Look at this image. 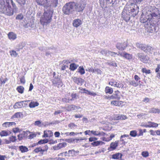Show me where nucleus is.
<instances>
[{
    "label": "nucleus",
    "mask_w": 160,
    "mask_h": 160,
    "mask_svg": "<svg viewBox=\"0 0 160 160\" xmlns=\"http://www.w3.org/2000/svg\"><path fill=\"white\" fill-rule=\"evenodd\" d=\"M37 4L44 8V12L40 19L43 25H47L51 21L53 12L52 8L56 7L58 3V0H35Z\"/></svg>",
    "instance_id": "nucleus-1"
},
{
    "label": "nucleus",
    "mask_w": 160,
    "mask_h": 160,
    "mask_svg": "<svg viewBox=\"0 0 160 160\" xmlns=\"http://www.w3.org/2000/svg\"><path fill=\"white\" fill-rule=\"evenodd\" d=\"M0 12L8 16L13 14V11L12 10L11 6L6 3L5 0H0Z\"/></svg>",
    "instance_id": "nucleus-2"
},
{
    "label": "nucleus",
    "mask_w": 160,
    "mask_h": 160,
    "mask_svg": "<svg viewBox=\"0 0 160 160\" xmlns=\"http://www.w3.org/2000/svg\"><path fill=\"white\" fill-rule=\"evenodd\" d=\"M136 45L137 48H140L145 52H148L150 53H152V52H154L153 51L154 50V49L152 48V47L150 46L141 44L139 43H136Z\"/></svg>",
    "instance_id": "nucleus-3"
},
{
    "label": "nucleus",
    "mask_w": 160,
    "mask_h": 160,
    "mask_svg": "<svg viewBox=\"0 0 160 160\" xmlns=\"http://www.w3.org/2000/svg\"><path fill=\"white\" fill-rule=\"evenodd\" d=\"M73 2L67 3L63 7L62 11L66 14L68 15L71 13L73 9Z\"/></svg>",
    "instance_id": "nucleus-4"
},
{
    "label": "nucleus",
    "mask_w": 160,
    "mask_h": 160,
    "mask_svg": "<svg viewBox=\"0 0 160 160\" xmlns=\"http://www.w3.org/2000/svg\"><path fill=\"white\" fill-rule=\"evenodd\" d=\"M73 3L74 4L73 7H74L75 11L78 12H82L84 10L85 6V4L82 2H80L76 3L73 2Z\"/></svg>",
    "instance_id": "nucleus-5"
},
{
    "label": "nucleus",
    "mask_w": 160,
    "mask_h": 160,
    "mask_svg": "<svg viewBox=\"0 0 160 160\" xmlns=\"http://www.w3.org/2000/svg\"><path fill=\"white\" fill-rule=\"evenodd\" d=\"M151 18L153 19H160V13L159 11L157 8H155L149 14Z\"/></svg>",
    "instance_id": "nucleus-6"
},
{
    "label": "nucleus",
    "mask_w": 160,
    "mask_h": 160,
    "mask_svg": "<svg viewBox=\"0 0 160 160\" xmlns=\"http://www.w3.org/2000/svg\"><path fill=\"white\" fill-rule=\"evenodd\" d=\"M129 14V10H128L127 8H124L122 13V17L125 21L127 22L130 19Z\"/></svg>",
    "instance_id": "nucleus-7"
},
{
    "label": "nucleus",
    "mask_w": 160,
    "mask_h": 160,
    "mask_svg": "<svg viewBox=\"0 0 160 160\" xmlns=\"http://www.w3.org/2000/svg\"><path fill=\"white\" fill-rule=\"evenodd\" d=\"M128 45L127 41L124 42L123 43H118L116 45L117 48L120 50H123L126 48Z\"/></svg>",
    "instance_id": "nucleus-8"
},
{
    "label": "nucleus",
    "mask_w": 160,
    "mask_h": 160,
    "mask_svg": "<svg viewBox=\"0 0 160 160\" xmlns=\"http://www.w3.org/2000/svg\"><path fill=\"white\" fill-rule=\"evenodd\" d=\"M137 56L140 60L144 63H147L149 60V58L147 56H144L142 54L138 53Z\"/></svg>",
    "instance_id": "nucleus-9"
},
{
    "label": "nucleus",
    "mask_w": 160,
    "mask_h": 160,
    "mask_svg": "<svg viewBox=\"0 0 160 160\" xmlns=\"http://www.w3.org/2000/svg\"><path fill=\"white\" fill-rule=\"evenodd\" d=\"M72 79L73 80V82L78 85L81 86L83 83L84 80L81 78L77 77H72Z\"/></svg>",
    "instance_id": "nucleus-10"
},
{
    "label": "nucleus",
    "mask_w": 160,
    "mask_h": 160,
    "mask_svg": "<svg viewBox=\"0 0 160 160\" xmlns=\"http://www.w3.org/2000/svg\"><path fill=\"white\" fill-rule=\"evenodd\" d=\"M52 82L53 85L54 86L57 87L58 88L61 87L63 85V83L61 79H58L56 82L55 80H52Z\"/></svg>",
    "instance_id": "nucleus-11"
},
{
    "label": "nucleus",
    "mask_w": 160,
    "mask_h": 160,
    "mask_svg": "<svg viewBox=\"0 0 160 160\" xmlns=\"http://www.w3.org/2000/svg\"><path fill=\"white\" fill-rule=\"evenodd\" d=\"M148 124L143 126L146 128H156L158 126V124L154 122H148Z\"/></svg>",
    "instance_id": "nucleus-12"
},
{
    "label": "nucleus",
    "mask_w": 160,
    "mask_h": 160,
    "mask_svg": "<svg viewBox=\"0 0 160 160\" xmlns=\"http://www.w3.org/2000/svg\"><path fill=\"white\" fill-rule=\"evenodd\" d=\"M69 157H74L76 156V155H78L79 151H75L73 149L71 150H69L68 151Z\"/></svg>",
    "instance_id": "nucleus-13"
},
{
    "label": "nucleus",
    "mask_w": 160,
    "mask_h": 160,
    "mask_svg": "<svg viewBox=\"0 0 160 160\" xmlns=\"http://www.w3.org/2000/svg\"><path fill=\"white\" fill-rule=\"evenodd\" d=\"M99 134V132L97 131H91V142L97 140V138H96L91 137V134L95 136H98Z\"/></svg>",
    "instance_id": "nucleus-14"
},
{
    "label": "nucleus",
    "mask_w": 160,
    "mask_h": 160,
    "mask_svg": "<svg viewBox=\"0 0 160 160\" xmlns=\"http://www.w3.org/2000/svg\"><path fill=\"white\" fill-rule=\"evenodd\" d=\"M82 23L81 20L79 19H75L73 21L72 24L73 26L76 28L78 27Z\"/></svg>",
    "instance_id": "nucleus-15"
},
{
    "label": "nucleus",
    "mask_w": 160,
    "mask_h": 160,
    "mask_svg": "<svg viewBox=\"0 0 160 160\" xmlns=\"http://www.w3.org/2000/svg\"><path fill=\"white\" fill-rule=\"evenodd\" d=\"M8 38L11 40H14L17 38V35L12 32H10L8 34Z\"/></svg>",
    "instance_id": "nucleus-16"
},
{
    "label": "nucleus",
    "mask_w": 160,
    "mask_h": 160,
    "mask_svg": "<svg viewBox=\"0 0 160 160\" xmlns=\"http://www.w3.org/2000/svg\"><path fill=\"white\" fill-rule=\"evenodd\" d=\"M24 102H26V101H22L16 102L14 105V108L15 109H17L21 108L23 106V103Z\"/></svg>",
    "instance_id": "nucleus-17"
},
{
    "label": "nucleus",
    "mask_w": 160,
    "mask_h": 160,
    "mask_svg": "<svg viewBox=\"0 0 160 160\" xmlns=\"http://www.w3.org/2000/svg\"><path fill=\"white\" fill-rule=\"evenodd\" d=\"M23 117V114L22 112H19L15 113L11 118V119L15 118H20Z\"/></svg>",
    "instance_id": "nucleus-18"
},
{
    "label": "nucleus",
    "mask_w": 160,
    "mask_h": 160,
    "mask_svg": "<svg viewBox=\"0 0 160 160\" xmlns=\"http://www.w3.org/2000/svg\"><path fill=\"white\" fill-rule=\"evenodd\" d=\"M27 135V133L23 131L18 136V139L19 140H21L24 138L26 137Z\"/></svg>",
    "instance_id": "nucleus-19"
},
{
    "label": "nucleus",
    "mask_w": 160,
    "mask_h": 160,
    "mask_svg": "<svg viewBox=\"0 0 160 160\" xmlns=\"http://www.w3.org/2000/svg\"><path fill=\"white\" fill-rule=\"evenodd\" d=\"M62 101L64 103H68L70 101V97L69 94L66 95L65 97L62 99Z\"/></svg>",
    "instance_id": "nucleus-20"
},
{
    "label": "nucleus",
    "mask_w": 160,
    "mask_h": 160,
    "mask_svg": "<svg viewBox=\"0 0 160 160\" xmlns=\"http://www.w3.org/2000/svg\"><path fill=\"white\" fill-rule=\"evenodd\" d=\"M19 148L20 151L22 153L27 152L28 151V148L25 146H21L19 147Z\"/></svg>",
    "instance_id": "nucleus-21"
},
{
    "label": "nucleus",
    "mask_w": 160,
    "mask_h": 160,
    "mask_svg": "<svg viewBox=\"0 0 160 160\" xmlns=\"http://www.w3.org/2000/svg\"><path fill=\"white\" fill-rule=\"evenodd\" d=\"M104 143L101 141H95L91 143V144L94 146H97L99 145H102L104 144Z\"/></svg>",
    "instance_id": "nucleus-22"
},
{
    "label": "nucleus",
    "mask_w": 160,
    "mask_h": 160,
    "mask_svg": "<svg viewBox=\"0 0 160 160\" xmlns=\"http://www.w3.org/2000/svg\"><path fill=\"white\" fill-rule=\"evenodd\" d=\"M45 149H42L40 147L36 148L35 149H34V151L36 153H38L39 152L41 151L43 152H44L48 149V147L47 146H45Z\"/></svg>",
    "instance_id": "nucleus-23"
},
{
    "label": "nucleus",
    "mask_w": 160,
    "mask_h": 160,
    "mask_svg": "<svg viewBox=\"0 0 160 160\" xmlns=\"http://www.w3.org/2000/svg\"><path fill=\"white\" fill-rule=\"evenodd\" d=\"M15 125L16 123L15 122H5L2 124V126L5 127H8L10 126Z\"/></svg>",
    "instance_id": "nucleus-24"
},
{
    "label": "nucleus",
    "mask_w": 160,
    "mask_h": 160,
    "mask_svg": "<svg viewBox=\"0 0 160 160\" xmlns=\"http://www.w3.org/2000/svg\"><path fill=\"white\" fill-rule=\"evenodd\" d=\"M140 82V81H139V82H136L134 80H132L129 82V84L130 85L135 87L139 85Z\"/></svg>",
    "instance_id": "nucleus-25"
},
{
    "label": "nucleus",
    "mask_w": 160,
    "mask_h": 160,
    "mask_svg": "<svg viewBox=\"0 0 160 160\" xmlns=\"http://www.w3.org/2000/svg\"><path fill=\"white\" fill-rule=\"evenodd\" d=\"M105 91L106 93L111 94L112 93L113 90L112 88L107 86L105 88Z\"/></svg>",
    "instance_id": "nucleus-26"
},
{
    "label": "nucleus",
    "mask_w": 160,
    "mask_h": 160,
    "mask_svg": "<svg viewBox=\"0 0 160 160\" xmlns=\"http://www.w3.org/2000/svg\"><path fill=\"white\" fill-rule=\"evenodd\" d=\"M120 55L122 56L123 57L128 60L132 59V54H130L127 53L124 54L123 55L121 54Z\"/></svg>",
    "instance_id": "nucleus-27"
},
{
    "label": "nucleus",
    "mask_w": 160,
    "mask_h": 160,
    "mask_svg": "<svg viewBox=\"0 0 160 160\" xmlns=\"http://www.w3.org/2000/svg\"><path fill=\"white\" fill-rule=\"evenodd\" d=\"M77 106L74 105H71L66 107V110L68 111H71L74 110Z\"/></svg>",
    "instance_id": "nucleus-28"
},
{
    "label": "nucleus",
    "mask_w": 160,
    "mask_h": 160,
    "mask_svg": "<svg viewBox=\"0 0 160 160\" xmlns=\"http://www.w3.org/2000/svg\"><path fill=\"white\" fill-rule=\"evenodd\" d=\"M122 154L120 153H117L113 154L112 156V158L114 159H118L122 157Z\"/></svg>",
    "instance_id": "nucleus-29"
},
{
    "label": "nucleus",
    "mask_w": 160,
    "mask_h": 160,
    "mask_svg": "<svg viewBox=\"0 0 160 160\" xmlns=\"http://www.w3.org/2000/svg\"><path fill=\"white\" fill-rule=\"evenodd\" d=\"M111 104L112 105H113L115 106H120L121 105V102H119L117 101L114 100L111 102Z\"/></svg>",
    "instance_id": "nucleus-30"
},
{
    "label": "nucleus",
    "mask_w": 160,
    "mask_h": 160,
    "mask_svg": "<svg viewBox=\"0 0 160 160\" xmlns=\"http://www.w3.org/2000/svg\"><path fill=\"white\" fill-rule=\"evenodd\" d=\"M6 3L8 6H10V4H11L14 8H16V6L15 4L13 2L12 0H5Z\"/></svg>",
    "instance_id": "nucleus-31"
},
{
    "label": "nucleus",
    "mask_w": 160,
    "mask_h": 160,
    "mask_svg": "<svg viewBox=\"0 0 160 160\" xmlns=\"http://www.w3.org/2000/svg\"><path fill=\"white\" fill-rule=\"evenodd\" d=\"M69 96L70 97V101H74L77 99V96L76 93L70 94L69 93Z\"/></svg>",
    "instance_id": "nucleus-32"
},
{
    "label": "nucleus",
    "mask_w": 160,
    "mask_h": 160,
    "mask_svg": "<svg viewBox=\"0 0 160 160\" xmlns=\"http://www.w3.org/2000/svg\"><path fill=\"white\" fill-rule=\"evenodd\" d=\"M118 146V143L116 142H112L110 144V148L112 150L115 149Z\"/></svg>",
    "instance_id": "nucleus-33"
},
{
    "label": "nucleus",
    "mask_w": 160,
    "mask_h": 160,
    "mask_svg": "<svg viewBox=\"0 0 160 160\" xmlns=\"http://www.w3.org/2000/svg\"><path fill=\"white\" fill-rule=\"evenodd\" d=\"M149 112L152 113H156L157 112L159 113L160 112V110L154 108H152L150 110Z\"/></svg>",
    "instance_id": "nucleus-34"
},
{
    "label": "nucleus",
    "mask_w": 160,
    "mask_h": 160,
    "mask_svg": "<svg viewBox=\"0 0 160 160\" xmlns=\"http://www.w3.org/2000/svg\"><path fill=\"white\" fill-rule=\"evenodd\" d=\"M10 132L9 131L8 132L5 131H2L0 132V135L2 136H6L9 135V133H10Z\"/></svg>",
    "instance_id": "nucleus-35"
},
{
    "label": "nucleus",
    "mask_w": 160,
    "mask_h": 160,
    "mask_svg": "<svg viewBox=\"0 0 160 160\" xmlns=\"http://www.w3.org/2000/svg\"><path fill=\"white\" fill-rule=\"evenodd\" d=\"M78 66L77 64L72 63L70 64V69L71 70L74 71L76 69Z\"/></svg>",
    "instance_id": "nucleus-36"
},
{
    "label": "nucleus",
    "mask_w": 160,
    "mask_h": 160,
    "mask_svg": "<svg viewBox=\"0 0 160 160\" xmlns=\"http://www.w3.org/2000/svg\"><path fill=\"white\" fill-rule=\"evenodd\" d=\"M24 89V88L23 86H18L17 88V90L20 93H23Z\"/></svg>",
    "instance_id": "nucleus-37"
},
{
    "label": "nucleus",
    "mask_w": 160,
    "mask_h": 160,
    "mask_svg": "<svg viewBox=\"0 0 160 160\" xmlns=\"http://www.w3.org/2000/svg\"><path fill=\"white\" fill-rule=\"evenodd\" d=\"M10 55L14 57H16L18 55V54L14 50H11L9 52Z\"/></svg>",
    "instance_id": "nucleus-38"
},
{
    "label": "nucleus",
    "mask_w": 160,
    "mask_h": 160,
    "mask_svg": "<svg viewBox=\"0 0 160 160\" xmlns=\"http://www.w3.org/2000/svg\"><path fill=\"white\" fill-rule=\"evenodd\" d=\"M108 50L106 49H102L99 51L100 53L102 55L107 56Z\"/></svg>",
    "instance_id": "nucleus-39"
},
{
    "label": "nucleus",
    "mask_w": 160,
    "mask_h": 160,
    "mask_svg": "<svg viewBox=\"0 0 160 160\" xmlns=\"http://www.w3.org/2000/svg\"><path fill=\"white\" fill-rule=\"evenodd\" d=\"M142 72L146 74H150L151 73L150 70L147 69L146 68H142Z\"/></svg>",
    "instance_id": "nucleus-40"
},
{
    "label": "nucleus",
    "mask_w": 160,
    "mask_h": 160,
    "mask_svg": "<svg viewBox=\"0 0 160 160\" xmlns=\"http://www.w3.org/2000/svg\"><path fill=\"white\" fill-rule=\"evenodd\" d=\"M67 145V143L66 142H63L62 143H60L58 145L57 148H58V149L64 147Z\"/></svg>",
    "instance_id": "nucleus-41"
},
{
    "label": "nucleus",
    "mask_w": 160,
    "mask_h": 160,
    "mask_svg": "<svg viewBox=\"0 0 160 160\" xmlns=\"http://www.w3.org/2000/svg\"><path fill=\"white\" fill-rule=\"evenodd\" d=\"M39 105V103L37 102H31L29 105V107L31 108H34L36 106H38Z\"/></svg>",
    "instance_id": "nucleus-42"
},
{
    "label": "nucleus",
    "mask_w": 160,
    "mask_h": 160,
    "mask_svg": "<svg viewBox=\"0 0 160 160\" xmlns=\"http://www.w3.org/2000/svg\"><path fill=\"white\" fill-rule=\"evenodd\" d=\"M78 72H80L82 75L85 73L83 67H80L78 69Z\"/></svg>",
    "instance_id": "nucleus-43"
},
{
    "label": "nucleus",
    "mask_w": 160,
    "mask_h": 160,
    "mask_svg": "<svg viewBox=\"0 0 160 160\" xmlns=\"http://www.w3.org/2000/svg\"><path fill=\"white\" fill-rule=\"evenodd\" d=\"M48 142V140L47 139H44L42 140H40L38 142V143L39 144H42L44 143H46Z\"/></svg>",
    "instance_id": "nucleus-44"
},
{
    "label": "nucleus",
    "mask_w": 160,
    "mask_h": 160,
    "mask_svg": "<svg viewBox=\"0 0 160 160\" xmlns=\"http://www.w3.org/2000/svg\"><path fill=\"white\" fill-rule=\"evenodd\" d=\"M106 63L110 66H112L115 67H117V63L114 62H107Z\"/></svg>",
    "instance_id": "nucleus-45"
},
{
    "label": "nucleus",
    "mask_w": 160,
    "mask_h": 160,
    "mask_svg": "<svg viewBox=\"0 0 160 160\" xmlns=\"http://www.w3.org/2000/svg\"><path fill=\"white\" fill-rule=\"evenodd\" d=\"M9 139L11 142H15L17 140L16 137L15 136H12L11 137H9Z\"/></svg>",
    "instance_id": "nucleus-46"
},
{
    "label": "nucleus",
    "mask_w": 160,
    "mask_h": 160,
    "mask_svg": "<svg viewBox=\"0 0 160 160\" xmlns=\"http://www.w3.org/2000/svg\"><path fill=\"white\" fill-rule=\"evenodd\" d=\"M123 86V85L121 83L119 82L118 83L117 82H116V83L115 84V87L120 88L121 87L122 88Z\"/></svg>",
    "instance_id": "nucleus-47"
},
{
    "label": "nucleus",
    "mask_w": 160,
    "mask_h": 160,
    "mask_svg": "<svg viewBox=\"0 0 160 160\" xmlns=\"http://www.w3.org/2000/svg\"><path fill=\"white\" fill-rule=\"evenodd\" d=\"M148 25L149 27H148V28L149 30H150V32L153 31V29L154 28L153 25L151 24L150 23H149L148 24Z\"/></svg>",
    "instance_id": "nucleus-48"
},
{
    "label": "nucleus",
    "mask_w": 160,
    "mask_h": 160,
    "mask_svg": "<svg viewBox=\"0 0 160 160\" xmlns=\"http://www.w3.org/2000/svg\"><path fill=\"white\" fill-rule=\"evenodd\" d=\"M23 18V15L22 14H20L18 15L16 18V19L17 20H22Z\"/></svg>",
    "instance_id": "nucleus-49"
},
{
    "label": "nucleus",
    "mask_w": 160,
    "mask_h": 160,
    "mask_svg": "<svg viewBox=\"0 0 160 160\" xmlns=\"http://www.w3.org/2000/svg\"><path fill=\"white\" fill-rule=\"evenodd\" d=\"M130 135L132 137H135L136 136L137 132L135 131H132L130 132Z\"/></svg>",
    "instance_id": "nucleus-50"
},
{
    "label": "nucleus",
    "mask_w": 160,
    "mask_h": 160,
    "mask_svg": "<svg viewBox=\"0 0 160 160\" xmlns=\"http://www.w3.org/2000/svg\"><path fill=\"white\" fill-rule=\"evenodd\" d=\"M142 155L144 157H147L149 155L147 151H143L142 153Z\"/></svg>",
    "instance_id": "nucleus-51"
},
{
    "label": "nucleus",
    "mask_w": 160,
    "mask_h": 160,
    "mask_svg": "<svg viewBox=\"0 0 160 160\" xmlns=\"http://www.w3.org/2000/svg\"><path fill=\"white\" fill-rule=\"evenodd\" d=\"M110 99H119L120 98V97H116L115 96L113 95H112L110 97Z\"/></svg>",
    "instance_id": "nucleus-52"
},
{
    "label": "nucleus",
    "mask_w": 160,
    "mask_h": 160,
    "mask_svg": "<svg viewBox=\"0 0 160 160\" xmlns=\"http://www.w3.org/2000/svg\"><path fill=\"white\" fill-rule=\"evenodd\" d=\"M2 77H1L0 78V82H1V84L2 85L3 84H4L6 81H7L8 80V79L6 78L3 81L2 80Z\"/></svg>",
    "instance_id": "nucleus-53"
},
{
    "label": "nucleus",
    "mask_w": 160,
    "mask_h": 160,
    "mask_svg": "<svg viewBox=\"0 0 160 160\" xmlns=\"http://www.w3.org/2000/svg\"><path fill=\"white\" fill-rule=\"evenodd\" d=\"M92 72H96L98 74H101V70L99 69H97L95 70L93 69L92 70Z\"/></svg>",
    "instance_id": "nucleus-54"
},
{
    "label": "nucleus",
    "mask_w": 160,
    "mask_h": 160,
    "mask_svg": "<svg viewBox=\"0 0 160 160\" xmlns=\"http://www.w3.org/2000/svg\"><path fill=\"white\" fill-rule=\"evenodd\" d=\"M68 127L71 128L72 129L74 128H76L77 126L73 123H71L69 124Z\"/></svg>",
    "instance_id": "nucleus-55"
},
{
    "label": "nucleus",
    "mask_w": 160,
    "mask_h": 160,
    "mask_svg": "<svg viewBox=\"0 0 160 160\" xmlns=\"http://www.w3.org/2000/svg\"><path fill=\"white\" fill-rule=\"evenodd\" d=\"M18 2L21 4L24 5L25 3V0H16Z\"/></svg>",
    "instance_id": "nucleus-56"
},
{
    "label": "nucleus",
    "mask_w": 160,
    "mask_h": 160,
    "mask_svg": "<svg viewBox=\"0 0 160 160\" xmlns=\"http://www.w3.org/2000/svg\"><path fill=\"white\" fill-rule=\"evenodd\" d=\"M116 83V81H110L109 82V84L112 86H113L115 87V84Z\"/></svg>",
    "instance_id": "nucleus-57"
},
{
    "label": "nucleus",
    "mask_w": 160,
    "mask_h": 160,
    "mask_svg": "<svg viewBox=\"0 0 160 160\" xmlns=\"http://www.w3.org/2000/svg\"><path fill=\"white\" fill-rule=\"evenodd\" d=\"M62 111H60V110H58L56 111H55L54 113V115L55 116L57 115L60 114L62 112Z\"/></svg>",
    "instance_id": "nucleus-58"
},
{
    "label": "nucleus",
    "mask_w": 160,
    "mask_h": 160,
    "mask_svg": "<svg viewBox=\"0 0 160 160\" xmlns=\"http://www.w3.org/2000/svg\"><path fill=\"white\" fill-rule=\"evenodd\" d=\"M41 124V122L39 121H36L35 122V125L38 126H40Z\"/></svg>",
    "instance_id": "nucleus-59"
},
{
    "label": "nucleus",
    "mask_w": 160,
    "mask_h": 160,
    "mask_svg": "<svg viewBox=\"0 0 160 160\" xmlns=\"http://www.w3.org/2000/svg\"><path fill=\"white\" fill-rule=\"evenodd\" d=\"M135 80L136 82H139L140 81V78L137 75H135L134 77Z\"/></svg>",
    "instance_id": "nucleus-60"
},
{
    "label": "nucleus",
    "mask_w": 160,
    "mask_h": 160,
    "mask_svg": "<svg viewBox=\"0 0 160 160\" xmlns=\"http://www.w3.org/2000/svg\"><path fill=\"white\" fill-rule=\"evenodd\" d=\"M129 136V135H127V134H125L123 135H122L120 137V140L121 141H123L124 140L122 139V138H125V137H128Z\"/></svg>",
    "instance_id": "nucleus-61"
},
{
    "label": "nucleus",
    "mask_w": 160,
    "mask_h": 160,
    "mask_svg": "<svg viewBox=\"0 0 160 160\" xmlns=\"http://www.w3.org/2000/svg\"><path fill=\"white\" fill-rule=\"evenodd\" d=\"M120 120H125L127 118V117L126 116H125L123 115H120Z\"/></svg>",
    "instance_id": "nucleus-62"
},
{
    "label": "nucleus",
    "mask_w": 160,
    "mask_h": 160,
    "mask_svg": "<svg viewBox=\"0 0 160 160\" xmlns=\"http://www.w3.org/2000/svg\"><path fill=\"white\" fill-rule=\"evenodd\" d=\"M20 82L21 83L24 84L25 82V80L24 77H22L20 78Z\"/></svg>",
    "instance_id": "nucleus-63"
},
{
    "label": "nucleus",
    "mask_w": 160,
    "mask_h": 160,
    "mask_svg": "<svg viewBox=\"0 0 160 160\" xmlns=\"http://www.w3.org/2000/svg\"><path fill=\"white\" fill-rule=\"evenodd\" d=\"M160 69V64H158L157 68L155 69V72H160L159 70Z\"/></svg>",
    "instance_id": "nucleus-64"
}]
</instances>
